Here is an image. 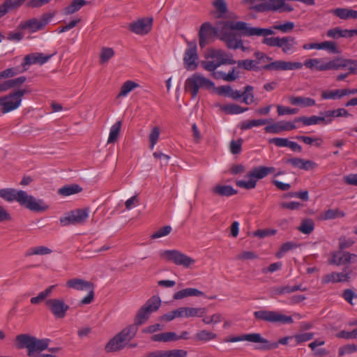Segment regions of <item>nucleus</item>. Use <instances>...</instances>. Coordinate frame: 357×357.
Masks as SVG:
<instances>
[{"instance_id": "f257e3e1", "label": "nucleus", "mask_w": 357, "mask_h": 357, "mask_svg": "<svg viewBox=\"0 0 357 357\" xmlns=\"http://www.w3.org/2000/svg\"><path fill=\"white\" fill-rule=\"evenodd\" d=\"M234 30L241 31L242 34L248 36H266L273 35V31L269 29L249 27L244 22H224L220 23L217 28L218 38L224 41L229 49L236 50L241 46V39Z\"/></svg>"}, {"instance_id": "f03ea898", "label": "nucleus", "mask_w": 357, "mask_h": 357, "mask_svg": "<svg viewBox=\"0 0 357 357\" xmlns=\"http://www.w3.org/2000/svg\"><path fill=\"white\" fill-rule=\"evenodd\" d=\"M0 197L8 202L16 201L21 206L35 212H43L49 208V206L43 199L29 195L24 190L14 188L0 189Z\"/></svg>"}, {"instance_id": "7ed1b4c3", "label": "nucleus", "mask_w": 357, "mask_h": 357, "mask_svg": "<svg viewBox=\"0 0 357 357\" xmlns=\"http://www.w3.org/2000/svg\"><path fill=\"white\" fill-rule=\"evenodd\" d=\"M50 342L49 339H38L29 334L16 336V347L18 349L26 348L29 357H56L52 354H40L48 348Z\"/></svg>"}, {"instance_id": "20e7f679", "label": "nucleus", "mask_w": 357, "mask_h": 357, "mask_svg": "<svg viewBox=\"0 0 357 357\" xmlns=\"http://www.w3.org/2000/svg\"><path fill=\"white\" fill-rule=\"evenodd\" d=\"M137 327L135 325H130L124 328L119 333L114 335L106 344L107 352H115L122 350L127 347L129 342L135 336Z\"/></svg>"}, {"instance_id": "39448f33", "label": "nucleus", "mask_w": 357, "mask_h": 357, "mask_svg": "<svg viewBox=\"0 0 357 357\" xmlns=\"http://www.w3.org/2000/svg\"><path fill=\"white\" fill-rule=\"evenodd\" d=\"M275 169L273 167L259 166L253 168L246 174L248 181L238 180L236 181V184L238 187L246 190H251L255 188L258 180H261L268 174L275 172Z\"/></svg>"}, {"instance_id": "423d86ee", "label": "nucleus", "mask_w": 357, "mask_h": 357, "mask_svg": "<svg viewBox=\"0 0 357 357\" xmlns=\"http://www.w3.org/2000/svg\"><path fill=\"white\" fill-rule=\"evenodd\" d=\"M29 92V90L26 89H18L0 97L1 112L3 114H6L17 109L21 105L22 97Z\"/></svg>"}, {"instance_id": "0eeeda50", "label": "nucleus", "mask_w": 357, "mask_h": 357, "mask_svg": "<svg viewBox=\"0 0 357 357\" xmlns=\"http://www.w3.org/2000/svg\"><path fill=\"white\" fill-rule=\"evenodd\" d=\"M214 87V83L199 73H194L185 82V90L190 91L192 98H195L200 88L210 89Z\"/></svg>"}, {"instance_id": "6e6552de", "label": "nucleus", "mask_w": 357, "mask_h": 357, "mask_svg": "<svg viewBox=\"0 0 357 357\" xmlns=\"http://www.w3.org/2000/svg\"><path fill=\"white\" fill-rule=\"evenodd\" d=\"M160 304L161 300L158 296H154L150 298L138 310L132 325H135L137 328L138 326L144 324L151 313L159 309Z\"/></svg>"}, {"instance_id": "1a4fd4ad", "label": "nucleus", "mask_w": 357, "mask_h": 357, "mask_svg": "<svg viewBox=\"0 0 357 357\" xmlns=\"http://www.w3.org/2000/svg\"><path fill=\"white\" fill-rule=\"evenodd\" d=\"M89 216V208H77L65 213L60 218L59 221L62 226L82 225L86 221Z\"/></svg>"}, {"instance_id": "9d476101", "label": "nucleus", "mask_w": 357, "mask_h": 357, "mask_svg": "<svg viewBox=\"0 0 357 357\" xmlns=\"http://www.w3.org/2000/svg\"><path fill=\"white\" fill-rule=\"evenodd\" d=\"M160 255L165 261H171L184 268H188L195 263L193 259L176 250H164L160 252Z\"/></svg>"}, {"instance_id": "9b49d317", "label": "nucleus", "mask_w": 357, "mask_h": 357, "mask_svg": "<svg viewBox=\"0 0 357 357\" xmlns=\"http://www.w3.org/2000/svg\"><path fill=\"white\" fill-rule=\"evenodd\" d=\"M255 319L271 323L291 324L293 319L276 311L259 310L254 312Z\"/></svg>"}, {"instance_id": "f8f14e48", "label": "nucleus", "mask_w": 357, "mask_h": 357, "mask_svg": "<svg viewBox=\"0 0 357 357\" xmlns=\"http://www.w3.org/2000/svg\"><path fill=\"white\" fill-rule=\"evenodd\" d=\"M199 56L197 54V43L195 40L188 42V47L185 50L183 63L188 70H194L198 66Z\"/></svg>"}, {"instance_id": "ddd939ff", "label": "nucleus", "mask_w": 357, "mask_h": 357, "mask_svg": "<svg viewBox=\"0 0 357 357\" xmlns=\"http://www.w3.org/2000/svg\"><path fill=\"white\" fill-rule=\"evenodd\" d=\"M303 65L311 70H335V59L331 60L324 58L307 59L303 62Z\"/></svg>"}, {"instance_id": "4468645a", "label": "nucleus", "mask_w": 357, "mask_h": 357, "mask_svg": "<svg viewBox=\"0 0 357 357\" xmlns=\"http://www.w3.org/2000/svg\"><path fill=\"white\" fill-rule=\"evenodd\" d=\"M45 305L52 314L59 319L66 316L70 307L61 298L48 299L45 301Z\"/></svg>"}, {"instance_id": "2eb2a0df", "label": "nucleus", "mask_w": 357, "mask_h": 357, "mask_svg": "<svg viewBox=\"0 0 357 357\" xmlns=\"http://www.w3.org/2000/svg\"><path fill=\"white\" fill-rule=\"evenodd\" d=\"M152 24L153 17H144L130 23L128 28L136 34L145 35L151 30Z\"/></svg>"}, {"instance_id": "dca6fc26", "label": "nucleus", "mask_w": 357, "mask_h": 357, "mask_svg": "<svg viewBox=\"0 0 357 357\" xmlns=\"http://www.w3.org/2000/svg\"><path fill=\"white\" fill-rule=\"evenodd\" d=\"M351 273L352 271L348 268H344V270L340 273L332 272L329 274L325 275L322 278V282L337 283L349 282L351 279Z\"/></svg>"}, {"instance_id": "f3484780", "label": "nucleus", "mask_w": 357, "mask_h": 357, "mask_svg": "<svg viewBox=\"0 0 357 357\" xmlns=\"http://www.w3.org/2000/svg\"><path fill=\"white\" fill-rule=\"evenodd\" d=\"M206 58L215 59L221 66L226 63L235 64L236 63L231 54L222 50H210L206 55Z\"/></svg>"}, {"instance_id": "a211bd4d", "label": "nucleus", "mask_w": 357, "mask_h": 357, "mask_svg": "<svg viewBox=\"0 0 357 357\" xmlns=\"http://www.w3.org/2000/svg\"><path fill=\"white\" fill-rule=\"evenodd\" d=\"M345 70L350 74L357 73V60L342 57L335 59V70Z\"/></svg>"}, {"instance_id": "6ab92c4d", "label": "nucleus", "mask_w": 357, "mask_h": 357, "mask_svg": "<svg viewBox=\"0 0 357 357\" xmlns=\"http://www.w3.org/2000/svg\"><path fill=\"white\" fill-rule=\"evenodd\" d=\"M241 341H248L255 343L268 344L267 340L264 339L259 333H250L238 336H232L225 340L226 342H236Z\"/></svg>"}, {"instance_id": "aec40b11", "label": "nucleus", "mask_w": 357, "mask_h": 357, "mask_svg": "<svg viewBox=\"0 0 357 357\" xmlns=\"http://www.w3.org/2000/svg\"><path fill=\"white\" fill-rule=\"evenodd\" d=\"M53 54L45 55L43 53L35 52L26 55L24 59V62L22 63V66L24 67L26 66H31L33 64H40L43 65L45 63Z\"/></svg>"}, {"instance_id": "412c9836", "label": "nucleus", "mask_w": 357, "mask_h": 357, "mask_svg": "<svg viewBox=\"0 0 357 357\" xmlns=\"http://www.w3.org/2000/svg\"><path fill=\"white\" fill-rule=\"evenodd\" d=\"M287 163L299 169L310 171L317 167V164L310 160H304L299 158H293L287 160Z\"/></svg>"}, {"instance_id": "4be33fe9", "label": "nucleus", "mask_w": 357, "mask_h": 357, "mask_svg": "<svg viewBox=\"0 0 357 357\" xmlns=\"http://www.w3.org/2000/svg\"><path fill=\"white\" fill-rule=\"evenodd\" d=\"M321 116H300L294 119V122H301L304 126H312L317 124L327 125L325 114L321 113Z\"/></svg>"}, {"instance_id": "5701e85b", "label": "nucleus", "mask_w": 357, "mask_h": 357, "mask_svg": "<svg viewBox=\"0 0 357 357\" xmlns=\"http://www.w3.org/2000/svg\"><path fill=\"white\" fill-rule=\"evenodd\" d=\"M297 41L294 37L285 36L280 39L279 47L282 49L283 53L289 54L296 50Z\"/></svg>"}, {"instance_id": "b1692460", "label": "nucleus", "mask_w": 357, "mask_h": 357, "mask_svg": "<svg viewBox=\"0 0 357 357\" xmlns=\"http://www.w3.org/2000/svg\"><path fill=\"white\" fill-rule=\"evenodd\" d=\"M93 283L79 278H73L66 282V287L78 291H84L91 289Z\"/></svg>"}, {"instance_id": "393cba45", "label": "nucleus", "mask_w": 357, "mask_h": 357, "mask_svg": "<svg viewBox=\"0 0 357 357\" xmlns=\"http://www.w3.org/2000/svg\"><path fill=\"white\" fill-rule=\"evenodd\" d=\"M289 101L291 105L301 107H310L316 105L314 99L304 96H290Z\"/></svg>"}, {"instance_id": "a878e982", "label": "nucleus", "mask_w": 357, "mask_h": 357, "mask_svg": "<svg viewBox=\"0 0 357 357\" xmlns=\"http://www.w3.org/2000/svg\"><path fill=\"white\" fill-rule=\"evenodd\" d=\"M26 0H6L0 5V18L4 16L10 10H15L20 7Z\"/></svg>"}, {"instance_id": "bb28decb", "label": "nucleus", "mask_w": 357, "mask_h": 357, "mask_svg": "<svg viewBox=\"0 0 357 357\" xmlns=\"http://www.w3.org/2000/svg\"><path fill=\"white\" fill-rule=\"evenodd\" d=\"M331 13L342 20H357V10H355L346 8H337L332 10Z\"/></svg>"}, {"instance_id": "cd10ccee", "label": "nucleus", "mask_w": 357, "mask_h": 357, "mask_svg": "<svg viewBox=\"0 0 357 357\" xmlns=\"http://www.w3.org/2000/svg\"><path fill=\"white\" fill-rule=\"evenodd\" d=\"M18 28L22 30L27 29L30 33H35L42 30L39 22H38V18L36 17L21 22L18 25Z\"/></svg>"}, {"instance_id": "c85d7f7f", "label": "nucleus", "mask_w": 357, "mask_h": 357, "mask_svg": "<svg viewBox=\"0 0 357 357\" xmlns=\"http://www.w3.org/2000/svg\"><path fill=\"white\" fill-rule=\"evenodd\" d=\"M204 293L195 288H186L176 292L174 294V299L179 300L188 296H203Z\"/></svg>"}, {"instance_id": "c756f323", "label": "nucleus", "mask_w": 357, "mask_h": 357, "mask_svg": "<svg viewBox=\"0 0 357 357\" xmlns=\"http://www.w3.org/2000/svg\"><path fill=\"white\" fill-rule=\"evenodd\" d=\"M211 191L215 195L225 197H230L237 193V190L229 185H216Z\"/></svg>"}, {"instance_id": "7c9ffc66", "label": "nucleus", "mask_w": 357, "mask_h": 357, "mask_svg": "<svg viewBox=\"0 0 357 357\" xmlns=\"http://www.w3.org/2000/svg\"><path fill=\"white\" fill-rule=\"evenodd\" d=\"M212 27L209 23H204L199 30V45L201 47H204L206 43V40L211 36L212 33Z\"/></svg>"}, {"instance_id": "2f4dec72", "label": "nucleus", "mask_w": 357, "mask_h": 357, "mask_svg": "<svg viewBox=\"0 0 357 357\" xmlns=\"http://www.w3.org/2000/svg\"><path fill=\"white\" fill-rule=\"evenodd\" d=\"M151 340L155 342H169L178 340V335L174 332H166L154 335Z\"/></svg>"}, {"instance_id": "473e14b6", "label": "nucleus", "mask_w": 357, "mask_h": 357, "mask_svg": "<svg viewBox=\"0 0 357 357\" xmlns=\"http://www.w3.org/2000/svg\"><path fill=\"white\" fill-rule=\"evenodd\" d=\"M269 3V10L273 11H292L293 8L291 5L287 4L285 0H271Z\"/></svg>"}, {"instance_id": "72a5a7b5", "label": "nucleus", "mask_w": 357, "mask_h": 357, "mask_svg": "<svg viewBox=\"0 0 357 357\" xmlns=\"http://www.w3.org/2000/svg\"><path fill=\"white\" fill-rule=\"evenodd\" d=\"M216 338V333L207 330H201L196 333L193 337V339L197 342H208Z\"/></svg>"}, {"instance_id": "f704fd0d", "label": "nucleus", "mask_w": 357, "mask_h": 357, "mask_svg": "<svg viewBox=\"0 0 357 357\" xmlns=\"http://www.w3.org/2000/svg\"><path fill=\"white\" fill-rule=\"evenodd\" d=\"M325 116L326 119L327 124L331 123L333 121L334 117H340V116H349L350 114L347 112V109L344 108H340L337 109L328 110L324 112Z\"/></svg>"}, {"instance_id": "c9c22d12", "label": "nucleus", "mask_w": 357, "mask_h": 357, "mask_svg": "<svg viewBox=\"0 0 357 357\" xmlns=\"http://www.w3.org/2000/svg\"><path fill=\"white\" fill-rule=\"evenodd\" d=\"M321 96L324 100H336L345 96V93L343 89L326 90L321 92Z\"/></svg>"}, {"instance_id": "e433bc0d", "label": "nucleus", "mask_w": 357, "mask_h": 357, "mask_svg": "<svg viewBox=\"0 0 357 357\" xmlns=\"http://www.w3.org/2000/svg\"><path fill=\"white\" fill-rule=\"evenodd\" d=\"M122 122L119 121L112 126L109 130V137L107 139V144L114 143L119 135L120 130L121 128Z\"/></svg>"}, {"instance_id": "4c0bfd02", "label": "nucleus", "mask_w": 357, "mask_h": 357, "mask_svg": "<svg viewBox=\"0 0 357 357\" xmlns=\"http://www.w3.org/2000/svg\"><path fill=\"white\" fill-rule=\"evenodd\" d=\"M86 1L85 0H73L69 6L64 8V14L67 15L73 14L86 5Z\"/></svg>"}, {"instance_id": "58836bf2", "label": "nucleus", "mask_w": 357, "mask_h": 357, "mask_svg": "<svg viewBox=\"0 0 357 357\" xmlns=\"http://www.w3.org/2000/svg\"><path fill=\"white\" fill-rule=\"evenodd\" d=\"M139 86V85L134 81L128 80L125 82L121 86L118 98L126 96L130 92Z\"/></svg>"}, {"instance_id": "ea45409f", "label": "nucleus", "mask_w": 357, "mask_h": 357, "mask_svg": "<svg viewBox=\"0 0 357 357\" xmlns=\"http://www.w3.org/2000/svg\"><path fill=\"white\" fill-rule=\"evenodd\" d=\"M52 252V250L45 246H36L29 248L26 252V256L31 255H47Z\"/></svg>"}, {"instance_id": "a19ab883", "label": "nucleus", "mask_w": 357, "mask_h": 357, "mask_svg": "<svg viewBox=\"0 0 357 357\" xmlns=\"http://www.w3.org/2000/svg\"><path fill=\"white\" fill-rule=\"evenodd\" d=\"M206 313L204 307H185V318L202 317Z\"/></svg>"}, {"instance_id": "79ce46f5", "label": "nucleus", "mask_w": 357, "mask_h": 357, "mask_svg": "<svg viewBox=\"0 0 357 357\" xmlns=\"http://www.w3.org/2000/svg\"><path fill=\"white\" fill-rule=\"evenodd\" d=\"M357 263V255L340 250V265Z\"/></svg>"}, {"instance_id": "37998d69", "label": "nucleus", "mask_w": 357, "mask_h": 357, "mask_svg": "<svg viewBox=\"0 0 357 357\" xmlns=\"http://www.w3.org/2000/svg\"><path fill=\"white\" fill-rule=\"evenodd\" d=\"M268 123L267 119H253L250 121H243L241 123V128L242 130H248L253 127L263 126Z\"/></svg>"}, {"instance_id": "c03bdc74", "label": "nucleus", "mask_w": 357, "mask_h": 357, "mask_svg": "<svg viewBox=\"0 0 357 357\" xmlns=\"http://www.w3.org/2000/svg\"><path fill=\"white\" fill-rule=\"evenodd\" d=\"M314 229V222L310 219L303 220L298 227V231L305 234H310Z\"/></svg>"}, {"instance_id": "a18cd8bd", "label": "nucleus", "mask_w": 357, "mask_h": 357, "mask_svg": "<svg viewBox=\"0 0 357 357\" xmlns=\"http://www.w3.org/2000/svg\"><path fill=\"white\" fill-rule=\"evenodd\" d=\"M26 81V77L24 76L19 77L15 79H9L4 82L3 84L4 91H6L16 86L23 84Z\"/></svg>"}, {"instance_id": "49530a36", "label": "nucleus", "mask_w": 357, "mask_h": 357, "mask_svg": "<svg viewBox=\"0 0 357 357\" xmlns=\"http://www.w3.org/2000/svg\"><path fill=\"white\" fill-rule=\"evenodd\" d=\"M82 188L78 185L66 186L59 190V193L63 196H69L81 192Z\"/></svg>"}, {"instance_id": "de8ad7c7", "label": "nucleus", "mask_w": 357, "mask_h": 357, "mask_svg": "<svg viewBox=\"0 0 357 357\" xmlns=\"http://www.w3.org/2000/svg\"><path fill=\"white\" fill-rule=\"evenodd\" d=\"M319 50H325L328 52L337 54L340 53V50L336 43L333 41H324L319 43Z\"/></svg>"}, {"instance_id": "09e8293b", "label": "nucleus", "mask_w": 357, "mask_h": 357, "mask_svg": "<svg viewBox=\"0 0 357 357\" xmlns=\"http://www.w3.org/2000/svg\"><path fill=\"white\" fill-rule=\"evenodd\" d=\"M248 109V107L243 108L238 105L231 104L224 106L223 110L229 114H238L243 113Z\"/></svg>"}, {"instance_id": "8fccbe9b", "label": "nucleus", "mask_w": 357, "mask_h": 357, "mask_svg": "<svg viewBox=\"0 0 357 357\" xmlns=\"http://www.w3.org/2000/svg\"><path fill=\"white\" fill-rule=\"evenodd\" d=\"M236 63H237L238 67L243 68L247 70H255L257 68L258 62L254 60H239Z\"/></svg>"}, {"instance_id": "3c124183", "label": "nucleus", "mask_w": 357, "mask_h": 357, "mask_svg": "<svg viewBox=\"0 0 357 357\" xmlns=\"http://www.w3.org/2000/svg\"><path fill=\"white\" fill-rule=\"evenodd\" d=\"M114 52L112 48L102 47L100 54V61L101 63H107L108 61L113 57Z\"/></svg>"}, {"instance_id": "603ef678", "label": "nucleus", "mask_w": 357, "mask_h": 357, "mask_svg": "<svg viewBox=\"0 0 357 357\" xmlns=\"http://www.w3.org/2000/svg\"><path fill=\"white\" fill-rule=\"evenodd\" d=\"M213 6L218 13V17H222L227 12V6L225 0H215Z\"/></svg>"}, {"instance_id": "864d4df0", "label": "nucleus", "mask_w": 357, "mask_h": 357, "mask_svg": "<svg viewBox=\"0 0 357 357\" xmlns=\"http://www.w3.org/2000/svg\"><path fill=\"white\" fill-rule=\"evenodd\" d=\"M346 33V29H342L339 27H336L329 29L327 31L326 35L329 38L337 39L340 38H347Z\"/></svg>"}, {"instance_id": "5fc2aeb1", "label": "nucleus", "mask_w": 357, "mask_h": 357, "mask_svg": "<svg viewBox=\"0 0 357 357\" xmlns=\"http://www.w3.org/2000/svg\"><path fill=\"white\" fill-rule=\"evenodd\" d=\"M345 216L344 212L339 209H328L324 214V219L332 220L337 218H343Z\"/></svg>"}, {"instance_id": "6e6d98bb", "label": "nucleus", "mask_w": 357, "mask_h": 357, "mask_svg": "<svg viewBox=\"0 0 357 357\" xmlns=\"http://www.w3.org/2000/svg\"><path fill=\"white\" fill-rule=\"evenodd\" d=\"M263 68L266 70H284V61L276 60L265 65Z\"/></svg>"}, {"instance_id": "4d7b16f0", "label": "nucleus", "mask_w": 357, "mask_h": 357, "mask_svg": "<svg viewBox=\"0 0 357 357\" xmlns=\"http://www.w3.org/2000/svg\"><path fill=\"white\" fill-rule=\"evenodd\" d=\"M294 28V23L293 22H285L283 24H275L273 26V29L280 31L282 33L291 32Z\"/></svg>"}, {"instance_id": "13d9d810", "label": "nucleus", "mask_w": 357, "mask_h": 357, "mask_svg": "<svg viewBox=\"0 0 357 357\" xmlns=\"http://www.w3.org/2000/svg\"><path fill=\"white\" fill-rule=\"evenodd\" d=\"M297 247L296 243L289 241L284 243L282 245L280 250L277 252L276 256L278 258H281L289 250L294 249Z\"/></svg>"}, {"instance_id": "bf43d9fd", "label": "nucleus", "mask_w": 357, "mask_h": 357, "mask_svg": "<svg viewBox=\"0 0 357 357\" xmlns=\"http://www.w3.org/2000/svg\"><path fill=\"white\" fill-rule=\"evenodd\" d=\"M160 137V129L158 127H153L149 134L150 149H153Z\"/></svg>"}, {"instance_id": "052dcab7", "label": "nucleus", "mask_w": 357, "mask_h": 357, "mask_svg": "<svg viewBox=\"0 0 357 357\" xmlns=\"http://www.w3.org/2000/svg\"><path fill=\"white\" fill-rule=\"evenodd\" d=\"M188 351L184 349H174L165 350V357H187Z\"/></svg>"}, {"instance_id": "680f3d73", "label": "nucleus", "mask_w": 357, "mask_h": 357, "mask_svg": "<svg viewBox=\"0 0 357 357\" xmlns=\"http://www.w3.org/2000/svg\"><path fill=\"white\" fill-rule=\"evenodd\" d=\"M55 13H46L43 14L40 19H38V22H39V24L43 30L47 24L52 20L54 17Z\"/></svg>"}, {"instance_id": "e2e57ef3", "label": "nucleus", "mask_w": 357, "mask_h": 357, "mask_svg": "<svg viewBox=\"0 0 357 357\" xmlns=\"http://www.w3.org/2000/svg\"><path fill=\"white\" fill-rule=\"evenodd\" d=\"M201 64L206 70L209 72L215 70L216 68L221 66L220 63H218L215 59L211 61H202Z\"/></svg>"}, {"instance_id": "0e129e2a", "label": "nucleus", "mask_w": 357, "mask_h": 357, "mask_svg": "<svg viewBox=\"0 0 357 357\" xmlns=\"http://www.w3.org/2000/svg\"><path fill=\"white\" fill-rule=\"evenodd\" d=\"M172 231V227L169 225L165 226L158 229L151 235V238H158L165 236H167Z\"/></svg>"}, {"instance_id": "69168bd1", "label": "nucleus", "mask_w": 357, "mask_h": 357, "mask_svg": "<svg viewBox=\"0 0 357 357\" xmlns=\"http://www.w3.org/2000/svg\"><path fill=\"white\" fill-rule=\"evenodd\" d=\"M222 319V316L220 313L213 314L210 317H206L202 319L203 323L205 324H212L220 323Z\"/></svg>"}, {"instance_id": "338daca9", "label": "nucleus", "mask_w": 357, "mask_h": 357, "mask_svg": "<svg viewBox=\"0 0 357 357\" xmlns=\"http://www.w3.org/2000/svg\"><path fill=\"white\" fill-rule=\"evenodd\" d=\"M266 36H264V39L262 40V43L263 44L266 45H268L269 47H279L281 38H279V37H270V38H268Z\"/></svg>"}, {"instance_id": "774afa93", "label": "nucleus", "mask_w": 357, "mask_h": 357, "mask_svg": "<svg viewBox=\"0 0 357 357\" xmlns=\"http://www.w3.org/2000/svg\"><path fill=\"white\" fill-rule=\"evenodd\" d=\"M296 344L309 341L313 338V333H305L302 334L296 335L294 336Z\"/></svg>"}]
</instances>
